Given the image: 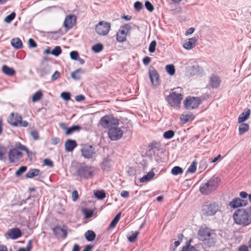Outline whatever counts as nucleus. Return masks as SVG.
Masks as SVG:
<instances>
[{"mask_svg":"<svg viewBox=\"0 0 251 251\" xmlns=\"http://www.w3.org/2000/svg\"><path fill=\"white\" fill-rule=\"evenodd\" d=\"M198 234L200 240L204 241V244L208 247L214 245L216 242V235L215 231L207 227H201Z\"/></svg>","mask_w":251,"mask_h":251,"instance_id":"1","label":"nucleus"},{"mask_svg":"<svg viewBox=\"0 0 251 251\" xmlns=\"http://www.w3.org/2000/svg\"><path fill=\"white\" fill-rule=\"evenodd\" d=\"M235 223L237 225L246 226L251 223V214L245 209H239L233 215Z\"/></svg>","mask_w":251,"mask_h":251,"instance_id":"2","label":"nucleus"},{"mask_svg":"<svg viewBox=\"0 0 251 251\" xmlns=\"http://www.w3.org/2000/svg\"><path fill=\"white\" fill-rule=\"evenodd\" d=\"M220 181V179L218 177H212L209 180L201 185L200 187L201 193L205 195L211 194L217 189Z\"/></svg>","mask_w":251,"mask_h":251,"instance_id":"3","label":"nucleus"},{"mask_svg":"<svg viewBox=\"0 0 251 251\" xmlns=\"http://www.w3.org/2000/svg\"><path fill=\"white\" fill-rule=\"evenodd\" d=\"M76 166L78 167L76 174L77 176L81 178L87 179L91 178L93 176L94 170L90 166H87L77 162H73L72 164V167Z\"/></svg>","mask_w":251,"mask_h":251,"instance_id":"4","label":"nucleus"},{"mask_svg":"<svg viewBox=\"0 0 251 251\" xmlns=\"http://www.w3.org/2000/svg\"><path fill=\"white\" fill-rule=\"evenodd\" d=\"M180 91L181 88L179 87L174 89L167 97V100L171 106L179 107L183 98Z\"/></svg>","mask_w":251,"mask_h":251,"instance_id":"5","label":"nucleus"},{"mask_svg":"<svg viewBox=\"0 0 251 251\" xmlns=\"http://www.w3.org/2000/svg\"><path fill=\"white\" fill-rule=\"evenodd\" d=\"M219 210V205L217 202H206L202 206L203 214L207 216L214 215Z\"/></svg>","mask_w":251,"mask_h":251,"instance_id":"6","label":"nucleus"},{"mask_svg":"<svg viewBox=\"0 0 251 251\" xmlns=\"http://www.w3.org/2000/svg\"><path fill=\"white\" fill-rule=\"evenodd\" d=\"M201 103L199 97H189L184 101V104L186 109L191 110L196 108Z\"/></svg>","mask_w":251,"mask_h":251,"instance_id":"7","label":"nucleus"},{"mask_svg":"<svg viewBox=\"0 0 251 251\" xmlns=\"http://www.w3.org/2000/svg\"><path fill=\"white\" fill-rule=\"evenodd\" d=\"M131 29V27L129 24H125L120 27L117 33V40L119 42H124L126 40L128 32Z\"/></svg>","mask_w":251,"mask_h":251,"instance_id":"8","label":"nucleus"},{"mask_svg":"<svg viewBox=\"0 0 251 251\" xmlns=\"http://www.w3.org/2000/svg\"><path fill=\"white\" fill-rule=\"evenodd\" d=\"M96 31L99 35H105L110 30V24L104 21L100 22L96 26Z\"/></svg>","mask_w":251,"mask_h":251,"instance_id":"9","label":"nucleus"},{"mask_svg":"<svg viewBox=\"0 0 251 251\" xmlns=\"http://www.w3.org/2000/svg\"><path fill=\"white\" fill-rule=\"evenodd\" d=\"M81 152L82 155L87 159L92 158L95 154L94 148L91 145H86L84 146L81 149Z\"/></svg>","mask_w":251,"mask_h":251,"instance_id":"10","label":"nucleus"},{"mask_svg":"<svg viewBox=\"0 0 251 251\" xmlns=\"http://www.w3.org/2000/svg\"><path fill=\"white\" fill-rule=\"evenodd\" d=\"M22 119V116L18 113H11L7 119V122L10 125L17 127L19 123Z\"/></svg>","mask_w":251,"mask_h":251,"instance_id":"11","label":"nucleus"},{"mask_svg":"<svg viewBox=\"0 0 251 251\" xmlns=\"http://www.w3.org/2000/svg\"><path fill=\"white\" fill-rule=\"evenodd\" d=\"M22 156V152L19 151L17 148L10 150L8 153V158L11 163H15Z\"/></svg>","mask_w":251,"mask_h":251,"instance_id":"12","label":"nucleus"},{"mask_svg":"<svg viewBox=\"0 0 251 251\" xmlns=\"http://www.w3.org/2000/svg\"><path fill=\"white\" fill-rule=\"evenodd\" d=\"M149 76L152 85L157 86L159 84V74L156 69L152 66L149 68Z\"/></svg>","mask_w":251,"mask_h":251,"instance_id":"13","label":"nucleus"},{"mask_svg":"<svg viewBox=\"0 0 251 251\" xmlns=\"http://www.w3.org/2000/svg\"><path fill=\"white\" fill-rule=\"evenodd\" d=\"M76 18L74 15H69L66 16L64 21L63 25L67 29H71L76 24Z\"/></svg>","mask_w":251,"mask_h":251,"instance_id":"14","label":"nucleus"},{"mask_svg":"<svg viewBox=\"0 0 251 251\" xmlns=\"http://www.w3.org/2000/svg\"><path fill=\"white\" fill-rule=\"evenodd\" d=\"M123 135V130L118 127H111V140L120 139Z\"/></svg>","mask_w":251,"mask_h":251,"instance_id":"15","label":"nucleus"},{"mask_svg":"<svg viewBox=\"0 0 251 251\" xmlns=\"http://www.w3.org/2000/svg\"><path fill=\"white\" fill-rule=\"evenodd\" d=\"M60 127L66 131V134L68 135L72 134L75 131H79L80 129V126L78 125H74L70 127H68L66 124L61 123L59 124Z\"/></svg>","mask_w":251,"mask_h":251,"instance_id":"16","label":"nucleus"},{"mask_svg":"<svg viewBox=\"0 0 251 251\" xmlns=\"http://www.w3.org/2000/svg\"><path fill=\"white\" fill-rule=\"evenodd\" d=\"M247 203V201L241 200L239 198H235L230 201L229 205L232 208H236L240 206H246Z\"/></svg>","mask_w":251,"mask_h":251,"instance_id":"17","label":"nucleus"},{"mask_svg":"<svg viewBox=\"0 0 251 251\" xmlns=\"http://www.w3.org/2000/svg\"><path fill=\"white\" fill-rule=\"evenodd\" d=\"M197 40L198 37H196L188 39L185 41V43L183 45V47L184 49L188 50L192 49L196 46Z\"/></svg>","mask_w":251,"mask_h":251,"instance_id":"18","label":"nucleus"},{"mask_svg":"<svg viewBox=\"0 0 251 251\" xmlns=\"http://www.w3.org/2000/svg\"><path fill=\"white\" fill-rule=\"evenodd\" d=\"M7 233L9 238L12 239H16L22 236L21 230L16 227L9 229Z\"/></svg>","mask_w":251,"mask_h":251,"instance_id":"19","label":"nucleus"},{"mask_svg":"<svg viewBox=\"0 0 251 251\" xmlns=\"http://www.w3.org/2000/svg\"><path fill=\"white\" fill-rule=\"evenodd\" d=\"M77 146V143L75 140L68 139L65 143V149L66 151L70 152Z\"/></svg>","mask_w":251,"mask_h":251,"instance_id":"20","label":"nucleus"},{"mask_svg":"<svg viewBox=\"0 0 251 251\" xmlns=\"http://www.w3.org/2000/svg\"><path fill=\"white\" fill-rule=\"evenodd\" d=\"M52 231L53 234L56 237H59L60 235V233L62 232V238L65 239L66 238L67 235V232L66 229H64L61 228L59 226H56L52 228Z\"/></svg>","mask_w":251,"mask_h":251,"instance_id":"21","label":"nucleus"},{"mask_svg":"<svg viewBox=\"0 0 251 251\" xmlns=\"http://www.w3.org/2000/svg\"><path fill=\"white\" fill-rule=\"evenodd\" d=\"M251 110L249 109H245L244 111L242 112L239 116L238 122L239 123H243L247 120L250 115Z\"/></svg>","mask_w":251,"mask_h":251,"instance_id":"22","label":"nucleus"},{"mask_svg":"<svg viewBox=\"0 0 251 251\" xmlns=\"http://www.w3.org/2000/svg\"><path fill=\"white\" fill-rule=\"evenodd\" d=\"M194 118V116L190 112L182 114L180 117V121L183 124H185L189 121H192Z\"/></svg>","mask_w":251,"mask_h":251,"instance_id":"23","label":"nucleus"},{"mask_svg":"<svg viewBox=\"0 0 251 251\" xmlns=\"http://www.w3.org/2000/svg\"><path fill=\"white\" fill-rule=\"evenodd\" d=\"M50 72V67L49 66H46L43 68L37 70V73L41 77H45Z\"/></svg>","mask_w":251,"mask_h":251,"instance_id":"24","label":"nucleus"},{"mask_svg":"<svg viewBox=\"0 0 251 251\" xmlns=\"http://www.w3.org/2000/svg\"><path fill=\"white\" fill-rule=\"evenodd\" d=\"M84 236L87 241L89 242H92L95 239L96 234L94 231L92 230H88L85 232Z\"/></svg>","mask_w":251,"mask_h":251,"instance_id":"25","label":"nucleus"},{"mask_svg":"<svg viewBox=\"0 0 251 251\" xmlns=\"http://www.w3.org/2000/svg\"><path fill=\"white\" fill-rule=\"evenodd\" d=\"M2 71L4 74L9 76H13L16 73L15 71L13 68H10L6 65L2 66Z\"/></svg>","mask_w":251,"mask_h":251,"instance_id":"26","label":"nucleus"},{"mask_svg":"<svg viewBox=\"0 0 251 251\" xmlns=\"http://www.w3.org/2000/svg\"><path fill=\"white\" fill-rule=\"evenodd\" d=\"M100 124L104 128L110 127V116L106 115L102 117L100 120Z\"/></svg>","mask_w":251,"mask_h":251,"instance_id":"27","label":"nucleus"},{"mask_svg":"<svg viewBox=\"0 0 251 251\" xmlns=\"http://www.w3.org/2000/svg\"><path fill=\"white\" fill-rule=\"evenodd\" d=\"M40 174V170L37 169H30L28 171L25 175V177L28 178H31L34 176H38Z\"/></svg>","mask_w":251,"mask_h":251,"instance_id":"28","label":"nucleus"},{"mask_svg":"<svg viewBox=\"0 0 251 251\" xmlns=\"http://www.w3.org/2000/svg\"><path fill=\"white\" fill-rule=\"evenodd\" d=\"M11 45L16 49H20L23 48V44L19 38H13L11 40Z\"/></svg>","mask_w":251,"mask_h":251,"instance_id":"29","label":"nucleus"},{"mask_svg":"<svg viewBox=\"0 0 251 251\" xmlns=\"http://www.w3.org/2000/svg\"><path fill=\"white\" fill-rule=\"evenodd\" d=\"M220 83V80L218 77L213 76L211 77L209 85L213 88H217Z\"/></svg>","mask_w":251,"mask_h":251,"instance_id":"30","label":"nucleus"},{"mask_svg":"<svg viewBox=\"0 0 251 251\" xmlns=\"http://www.w3.org/2000/svg\"><path fill=\"white\" fill-rule=\"evenodd\" d=\"M250 128L249 125L246 123H241L239 126V134L240 135L244 134L245 132H247Z\"/></svg>","mask_w":251,"mask_h":251,"instance_id":"31","label":"nucleus"},{"mask_svg":"<svg viewBox=\"0 0 251 251\" xmlns=\"http://www.w3.org/2000/svg\"><path fill=\"white\" fill-rule=\"evenodd\" d=\"M154 173L152 171H151L148 173L146 175L142 177L140 181L142 183L147 182L150 180H151L154 176Z\"/></svg>","mask_w":251,"mask_h":251,"instance_id":"32","label":"nucleus"},{"mask_svg":"<svg viewBox=\"0 0 251 251\" xmlns=\"http://www.w3.org/2000/svg\"><path fill=\"white\" fill-rule=\"evenodd\" d=\"M138 231H131L127 235V238L130 242L134 243L136 241L137 236L139 234Z\"/></svg>","mask_w":251,"mask_h":251,"instance_id":"33","label":"nucleus"},{"mask_svg":"<svg viewBox=\"0 0 251 251\" xmlns=\"http://www.w3.org/2000/svg\"><path fill=\"white\" fill-rule=\"evenodd\" d=\"M43 97V94L41 90H39L35 92L32 98V101L33 102H36L39 100Z\"/></svg>","mask_w":251,"mask_h":251,"instance_id":"34","label":"nucleus"},{"mask_svg":"<svg viewBox=\"0 0 251 251\" xmlns=\"http://www.w3.org/2000/svg\"><path fill=\"white\" fill-rule=\"evenodd\" d=\"M101 168L102 170L108 171L110 168V160L108 157L105 158L102 163Z\"/></svg>","mask_w":251,"mask_h":251,"instance_id":"35","label":"nucleus"},{"mask_svg":"<svg viewBox=\"0 0 251 251\" xmlns=\"http://www.w3.org/2000/svg\"><path fill=\"white\" fill-rule=\"evenodd\" d=\"M94 195L99 200H102L105 197V193L103 190H97L94 191Z\"/></svg>","mask_w":251,"mask_h":251,"instance_id":"36","label":"nucleus"},{"mask_svg":"<svg viewBox=\"0 0 251 251\" xmlns=\"http://www.w3.org/2000/svg\"><path fill=\"white\" fill-rule=\"evenodd\" d=\"M160 144L159 142H152V143H150L149 145V150L155 149L157 150V151H159L160 150Z\"/></svg>","mask_w":251,"mask_h":251,"instance_id":"37","label":"nucleus"},{"mask_svg":"<svg viewBox=\"0 0 251 251\" xmlns=\"http://www.w3.org/2000/svg\"><path fill=\"white\" fill-rule=\"evenodd\" d=\"M167 72L171 75H173L175 73V69L174 65H167L165 67Z\"/></svg>","mask_w":251,"mask_h":251,"instance_id":"38","label":"nucleus"},{"mask_svg":"<svg viewBox=\"0 0 251 251\" xmlns=\"http://www.w3.org/2000/svg\"><path fill=\"white\" fill-rule=\"evenodd\" d=\"M121 216V212H119L117 214V215L115 216L112 221L111 222V228L115 227L116 225L119 221L120 218Z\"/></svg>","mask_w":251,"mask_h":251,"instance_id":"39","label":"nucleus"},{"mask_svg":"<svg viewBox=\"0 0 251 251\" xmlns=\"http://www.w3.org/2000/svg\"><path fill=\"white\" fill-rule=\"evenodd\" d=\"M175 135V132L173 130H169L165 132L163 134V137L165 139H170L172 138Z\"/></svg>","mask_w":251,"mask_h":251,"instance_id":"40","label":"nucleus"},{"mask_svg":"<svg viewBox=\"0 0 251 251\" xmlns=\"http://www.w3.org/2000/svg\"><path fill=\"white\" fill-rule=\"evenodd\" d=\"M171 173L174 175L181 174L183 173V169L180 167L176 166L172 169Z\"/></svg>","mask_w":251,"mask_h":251,"instance_id":"41","label":"nucleus"},{"mask_svg":"<svg viewBox=\"0 0 251 251\" xmlns=\"http://www.w3.org/2000/svg\"><path fill=\"white\" fill-rule=\"evenodd\" d=\"M62 52V50L59 46H56L51 51V54L55 56H59Z\"/></svg>","mask_w":251,"mask_h":251,"instance_id":"42","label":"nucleus"},{"mask_svg":"<svg viewBox=\"0 0 251 251\" xmlns=\"http://www.w3.org/2000/svg\"><path fill=\"white\" fill-rule=\"evenodd\" d=\"M7 151L6 148L0 144V160H3L4 159V155Z\"/></svg>","mask_w":251,"mask_h":251,"instance_id":"43","label":"nucleus"},{"mask_svg":"<svg viewBox=\"0 0 251 251\" xmlns=\"http://www.w3.org/2000/svg\"><path fill=\"white\" fill-rule=\"evenodd\" d=\"M16 13L13 12L5 18L4 21L6 23H10L14 19Z\"/></svg>","mask_w":251,"mask_h":251,"instance_id":"44","label":"nucleus"},{"mask_svg":"<svg viewBox=\"0 0 251 251\" xmlns=\"http://www.w3.org/2000/svg\"><path fill=\"white\" fill-rule=\"evenodd\" d=\"M32 240L28 241L26 248H20L18 251H30L32 249Z\"/></svg>","mask_w":251,"mask_h":251,"instance_id":"45","label":"nucleus"},{"mask_svg":"<svg viewBox=\"0 0 251 251\" xmlns=\"http://www.w3.org/2000/svg\"><path fill=\"white\" fill-rule=\"evenodd\" d=\"M83 212L85 215V218L87 219L92 217L93 215V211L89 209H84Z\"/></svg>","mask_w":251,"mask_h":251,"instance_id":"46","label":"nucleus"},{"mask_svg":"<svg viewBox=\"0 0 251 251\" xmlns=\"http://www.w3.org/2000/svg\"><path fill=\"white\" fill-rule=\"evenodd\" d=\"M197 169V163L195 162H193L188 168L187 172L191 173H194L196 172Z\"/></svg>","mask_w":251,"mask_h":251,"instance_id":"47","label":"nucleus"},{"mask_svg":"<svg viewBox=\"0 0 251 251\" xmlns=\"http://www.w3.org/2000/svg\"><path fill=\"white\" fill-rule=\"evenodd\" d=\"M103 49V46L101 44H98L93 46L92 50L95 52H99Z\"/></svg>","mask_w":251,"mask_h":251,"instance_id":"48","label":"nucleus"},{"mask_svg":"<svg viewBox=\"0 0 251 251\" xmlns=\"http://www.w3.org/2000/svg\"><path fill=\"white\" fill-rule=\"evenodd\" d=\"M30 134L32 138L34 140H38L39 139L40 137L39 135V133L36 130H32L30 132Z\"/></svg>","mask_w":251,"mask_h":251,"instance_id":"49","label":"nucleus"},{"mask_svg":"<svg viewBox=\"0 0 251 251\" xmlns=\"http://www.w3.org/2000/svg\"><path fill=\"white\" fill-rule=\"evenodd\" d=\"M119 124V120L111 115V127H117Z\"/></svg>","mask_w":251,"mask_h":251,"instance_id":"50","label":"nucleus"},{"mask_svg":"<svg viewBox=\"0 0 251 251\" xmlns=\"http://www.w3.org/2000/svg\"><path fill=\"white\" fill-rule=\"evenodd\" d=\"M27 170L26 166H21L19 169L16 172L15 175L17 176H20L22 174L25 172Z\"/></svg>","mask_w":251,"mask_h":251,"instance_id":"51","label":"nucleus"},{"mask_svg":"<svg viewBox=\"0 0 251 251\" xmlns=\"http://www.w3.org/2000/svg\"><path fill=\"white\" fill-rule=\"evenodd\" d=\"M156 46V42L154 40L152 41L151 43V44L149 46V51L151 53L154 52L155 51Z\"/></svg>","mask_w":251,"mask_h":251,"instance_id":"52","label":"nucleus"},{"mask_svg":"<svg viewBox=\"0 0 251 251\" xmlns=\"http://www.w3.org/2000/svg\"><path fill=\"white\" fill-rule=\"evenodd\" d=\"M70 57L72 60H77L78 59L79 54L76 51H72L70 53Z\"/></svg>","mask_w":251,"mask_h":251,"instance_id":"53","label":"nucleus"},{"mask_svg":"<svg viewBox=\"0 0 251 251\" xmlns=\"http://www.w3.org/2000/svg\"><path fill=\"white\" fill-rule=\"evenodd\" d=\"M182 251H198L194 247L190 246L188 244L183 247Z\"/></svg>","mask_w":251,"mask_h":251,"instance_id":"54","label":"nucleus"},{"mask_svg":"<svg viewBox=\"0 0 251 251\" xmlns=\"http://www.w3.org/2000/svg\"><path fill=\"white\" fill-rule=\"evenodd\" d=\"M61 98L66 101H68L71 99V95L69 92H62L61 94Z\"/></svg>","mask_w":251,"mask_h":251,"instance_id":"55","label":"nucleus"},{"mask_svg":"<svg viewBox=\"0 0 251 251\" xmlns=\"http://www.w3.org/2000/svg\"><path fill=\"white\" fill-rule=\"evenodd\" d=\"M134 6L137 11H140L143 8V4L139 1L135 2Z\"/></svg>","mask_w":251,"mask_h":251,"instance_id":"56","label":"nucleus"},{"mask_svg":"<svg viewBox=\"0 0 251 251\" xmlns=\"http://www.w3.org/2000/svg\"><path fill=\"white\" fill-rule=\"evenodd\" d=\"M145 7L150 12H152L154 10V7L153 5L149 1H147L145 2Z\"/></svg>","mask_w":251,"mask_h":251,"instance_id":"57","label":"nucleus"},{"mask_svg":"<svg viewBox=\"0 0 251 251\" xmlns=\"http://www.w3.org/2000/svg\"><path fill=\"white\" fill-rule=\"evenodd\" d=\"M79 198V196L78 194V192L75 190L72 192V199L74 201H76Z\"/></svg>","mask_w":251,"mask_h":251,"instance_id":"58","label":"nucleus"},{"mask_svg":"<svg viewBox=\"0 0 251 251\" xmlns=\"http://www.w3.org/2000/svg\"><path fill=\"white\" fill-rule=\"evenodd\" d=\"M78 71L75 70L71 74V77L75 80H78L81 78L80 76L77 75L78 73Z\"/></svg>","mask_w":251,"mask_h":251,"instance_id":"59","label":"nucleus"},{"mask_svg":"<svg viewBox=\"0 0 251 251\" xmlns=\"http://www.w3.org/2000/svg\"><path fill=\"white\" fill-rule=\"evenodd\" d=\"M17 149H19L21 150L25 151L27 154H28L29 153V151L28 149L26 148V147L21 144L20 143L18 144V146H17Z\"/></svg>","mask_w":251,"mask_h":251,"instance_id":"60","label":"nucleus"},{"mask_svg":"<svg viewBox=\"0 0 251 251\" xmlns=\"http://www.w3.org/2000/svg\"><path fill=\"white\" fill-rule=\"evenodd\" d=\"M28 45L29 47L31 48H35L37 45L35 41L32 38H30L28 40Z\"/></svg>","mask_w":251,"mask_h":251,"instance_id":"61","label":"nucleus"},{"mask_svg":"<svg viewBox=\"0 0 251 251\" xmlns=\"http://www.w3.org/2000/svg\"><path fill=\"white\" fill-rule=\"evenodd\" d=\"M44 163L45 165L52 167L53 166V162L49 159H45L44 160Z\"/></svg>","mask_w":251,"mask_h":251,"instance_id":"62","label":"nucleus"},{"mask_svg":"<svg viewBox=\"0 0 251 251\" xmlns=\"http://www.w3.org/2000/svg\"><path fill=\"white\" fill-rule=\"evenodd\" d=\"M85 100V97L82 95H77L75 97V100L76 101L80 102Z\"/></svg>","mask_w":251,"mask_h":251,"instance_id":"63","label":"nucleus"},{"mask_svg":"<svg viewBox=\"0 0 251 251\" xmlns=\"http://www.w3.org/2000/svg\"><path fill=\"white\" fill-rule=\"evenodd\" d=\"M60 73L58 71H56L54 74L51 76V80H55L57 79L58 77L59 76Z\"/></svg>","mask_w":251,"mask_h":251,"instance_id":"64","label":"nucleus"}]
</instances>
